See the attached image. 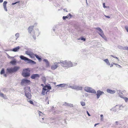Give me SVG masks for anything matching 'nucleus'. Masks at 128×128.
<instances>
[{"label":"nucleus","mask_w":128,"mask_h":128,"mask_svg":"<svg viewBox=\"0 0 128 128\" xmlns=\"http://www.w3.org/2000/svg\"><path fill=\"white\" fill-rule=\"evenodd\" d=\"M20 68V67L19 66H14V67L8 68L6 70L8 73H12L16 72L19 70Z\"/></svg>","instance_id":"f257e3e1"},{"label":"nucleus","mask_w":128,"mask_h":128,"mask_svg":"<svg viewBox=\"0 0 128 128\" xmlns=\"http://www.w3.org/2000/svg\"><path fill=\"white\" fill-rule=\"evenodd\" d=\"M20 58L22 60H24L25 62L28 63L33 64H36V62L34 61L23 56H20Z\"/></svg>","instance_id":"f03ea898"},{"label":"nucleus","mask_w":128,"mask_h":128,"mask_svg":"<svg viewBox=\"0 0 128 128\" xmlns=\"http://www.w3.org/2000/svg\"><path fill=\"white\" fill-rule=\"evenodd\" d=\"M34 27V26H30L28 29V32L31 34V35L35 39L36 37L35 36V32L34 31L32 32L33 28Z\"/></svg>","instance_id":"7ed1b4c3"},{"label":"nucleus","mask_w":128,"mask_h":128,"mask_svg":"<svg viewBox=\"0 0 128 128\" xmlns=\"http://www.w3.org/2000/svg\"><path fill=\"white\" fill-rule=\"evenodd\" d=\"M29 71L28 68L24 69L23 70L22 73V76L24 77L30 76V74L29 72Z\"/></svg>","instance_id":"20e7f679"},{"label":"nucleus","mask_w":128,"mask_h":128,"mask_svg":"<svg viewBox=\"0 0 128 128\" xmlns=\"http://www.w3.org/2000/svg\"><path fill=\"white\" fill-rule=\"evenodd\" d=\"M51 87L50 86H48L46 85L45 86L43 87L42 89V91L41 92V94L43 95H44L45 94V93L46 90H50L51 89Z\"/></svg>","instance_id":"39448f33"},{"label":"nucleus","mask_w":128,"mask_h":128,"mask_svg":"<svg viewBox=\"0 0 128 128\" xmlns=\"http://www.w3.org/2000/svg\"><path fill=\"white\" fill-rule=\"evenodd\" d=\"M84 90L86 92L90 93H96V91L95 90L88 87H86L84 88Z\"/></svg>","instance_id":"423d86ee"},{"label":"nucleus","mask_w":128,"mask_h":128,"mask_svg":"<svg viewBox=\"0 0 128 128\" xmlns=\"http://www.w3.org/2000/svg\"><path fill=\"white\" fill-rule=\"evenodd\" d=\"M96 29L99 31V34L102 38H106V36L103 34L102 31L100 28H96Z\"/></svg>","instance_id":"0eeeda50"},{"label":"nucleus","mask_w":128,"mask_h":128,"mask_svg":"<svg viewBox=\"0 0 128 128\" xmlns=\"http://www.w3.org/2000/svg\"><path fill=\"white\" fill-rule=\"evenodd\" d=\"M30 81L29 80L23 79L22 80L21 83L22 85H23L25 84H30Z\"/></svg>","instance_id":"6e6552de"},{"label":"nucleus","mask_w":128,"mask_h":128,"mask_svg":"<svg viewBox=\"0 0 128 128\" xmlns=\"http://www.w3.org/2000/svg\"><path fill=\"white\" fill-rule=\"evenodd\" d=\"M60 62H56L51 66V68L52 70H54L59 66Z\"/></svg>","instance_id":"1a4fd4ad"},{"label":"nucleus","mask_w":128,"mask_h":128,"mask_svg":"<svg viewBox=\"0 0 128 128\" xmlns=\"http://www.w3.org/2000/svg\"><path fill=\"white\" fill-rule=\"evenodd\" d=\"M70 87L72 89L78 90H82V87L77 86L73 85V86H71Z\"/></svg>","instance_id":"9d476101"},{"label":"nucleus","mask_w":128,"mask_h":128,"mask_svg":"<svg viewBox=\"0 0 128 128\" xmlns=\"http://www.w3.org/2000/svg\"><path fill=\"white\" fill-rule=\"evenodd\" d=\"M40 76V75L38 74H34L32 75L30 77L32 79H35L38 78Z\"/></svg>","instance_id":"9b49d317"},{"label":"nucleus","mask_w":128,"mask_h":128,"mask_svg":"<svg viewBox=\"0 0 128 128\" xmlns=\"http://www.w3.org/2000/svg\"><path fill=\"white\" fill-rule=\"evenodd\" d=\"M104 94V93L103 92L101 91L100 90H98L96 94L97 98H98L100 96Z\"/></svg>","instance_id":"f8f14e48"},{"label":"nucleus","mask_w":128,"mask_h":128,"mask_svg":"<svg viewBox=\"0 0 128 128\" xmlns=\"http://www.w3.org/2000/svg\"><path fill=\"white\" fill-rule=\"evenodd\" d=\"M25 93L30 92V88L29 86H26L24 88Z\"/></svg>","instance_id":"ddd939ff"},{"label":"nucleus","mask_w":128,"mask_h":128,"mask_svg":"<svg viewBox=\"0 0 128 128\" xmlns=\"http://www.w3.org/2000/svg\"><path fill=\"white\" fill-rule=\"evenodd\" d=\"M25 96L28 99H30L32 97V95L30 92L25 93Z\"/></svg>","instance_id":"4468645a"},{"label":"nucleus","mask_w":128,"mask_h":128,"mask_svg":"<svg viewBox=\"0 0 128 128\" xmlns=\"http://www.w3.org/2000/svg\"><path fill=\"white\" fill-rule=\"evenodd\" d=\"M60 65L63 67H67L66 61H64L60 63Z\"/></svg>","instance_id":"2eb2a0df"},{"label":"nucleus","mask_w":128,"mask_h":128,"mask_svg":"<svg viewBox=\"0 0 128 128\" xmlns=\"http://www.w3.org/2000/svg\"><path fill=\"white\" fill-rule=\"evenodd\" d=\"M107 92L109 93L113 94L115 93L116 91L115 90H112L110 89H108L107 90Z\"/></svg>","instance_id":"dca6fc26"},{"label":"nucleus","mask_w":128,"mask_h":128,"mask_svg":"<svg viewBox=\"0 0 128 128\" xmlns=\"http://www.w3.org/2000/svg\"><path fill=\"white\" fill-rule=\"evenodd\" d=\"M72 17V15L70 14H68L66 16H64L63 17V19L64 20H65L66 18H71Z\"/></svg>","instance_id":"f3484780"},{"label":"nucleus","mask_w":128,"mask_h":128,"mask_svg":"<svg viewBox=\"0 0 128 128\" xmlns=\"http://www.w3.org/2000/svg\"><path fill=\"white\" fill-rule=\"evenodd\" d=\"M67 67H72V64L70 62H67L66 61Z\"/></svg>","instance_id":"a211bd4d"},{"label":"nucleus","mask_w":128,"mask_h":128,"mask_svg":"<svg viewBox=\"0 0 128 128\" xmlns=\"http://www.w3.org/2000/svg\"><path fill=\"white\" fill-rule=\"evenodd\" d=\"M7 2L6 1H4L3 2V6L4 10L6 11H7V9L6 7V4Z\"/></svg>","instance_id":"6ab92c4d"},{"label":"nucleus","mask_w":128,"mask_h":128,"mask_svg":"<svg viewBox=\"0 0 128 128\" xmlns=\"http://www.w3.org/2000/svg\"><path fill=\"white\" fill-rule=\"evenodd\" d=\"M10 63L13 65H15L16 64V59H14L13 60L10 62Z\"/></svg>","instance_id":"aec40b11"},{"label":"nucleus","mask_w":128,"mask_h":128,"mask_svg":"<svg viewBox=\"0 0 128 128\" xmlns=\"http://www.w3.org/2000/svg\"><path fill=\"white\" fill-rule=\"evenodd\" d=\"M27 54L32 58H34L35 57V54L32 53H29Z\"/></svg>","instance_id":"412c9836"},{"label":"nucleus","mask_w":128,"mask_h":128,"mask_svg":"<svg viewBox=\"0 0 128 128\" xmlns=\"http://www.w3.org/2000/svg\"><path fill=\"white\" fill-rule=\"evenodd\" d=\"M20 48V47L19 46H18L14 48H13L12 50L13 51L16 52L18 51Z\"/></svg>","instance_id":"4be33fe9"},{"label":"nucleus","mask_w":128,"mask_h":128,"mask_svg":"<svg viewBox=\"0 0 128 128\" xmlns=\"http://www.w3.org/2000/svg\"><path fill=\"white\" fill-rule=\"evenodd\" d=\"M65 106H72V104H69L68 103H67L66 102L64 104Z\"/></svg>","instance_id":"5701e85b"},{"label":"nucleus","mask_w":128,"mask_h":128,"mask_svg":"<svg viewBox=\"0 0 128 128\" xmlns=\"http://www.w3.org/2000/svg\"><path fill=\"white\" fill-rule=\"evenodd\" d=\"M44 61L46 62V66L48 67L49 66V63L48 60L46 59H44Z\"/></svg>","instance_id":"b1692460"},{"label":"nucleus","mask_w":128,"mask_h":128,"mask_svg":"<svg viewBox=\"0 0 128 128\" xmlns=\"http://www.w3.org/2000/svg\"><path fill=\"white\" fill-rule=\"evenodd\" d=\"M104 61L106 62V64L109 65H110V63L109 62L108 59H106L104 60Z\"/></svg>","instance_id":"393cba45"},{"label":"nucleus","mask_w":128,"mask_h":128,"mask_svg":"<svg viewBox=\"0 0 128 128\" xmlns=\"http://www.w3.org/2000/svg\"><path fill=\"white\" fill-rule=\"evenodd\" d=\"M119 96L121 98H123L124 96L123 94L121 92H119L118 93Z\"/></svg>","instance_id":"a878e982"},{"label":"nucleus","mask_w":128,"mask_h":128,"mask_svg":"<svg viewBox=\"0 0 128 128\" xmlns=\"http://www.w3.org/2000/svg\"><path fill=\"white\" fill-rule=\"evenodd\" d=\"M15 36L16 37V40H17V39L19 37V33H17L15 34Z\"/></svg>","instance_id":"bb28decb"},{"label":"nucleus","mask_w":128,"mask_h":128,"mask_svg":"<svg viewBox=\"0 0 128 128\" xmlns=\"http://www.w3.org/2000/svg\"><path fill=\"white\" fill-rule=\"evenodd\" d=\"M35 56H36V58L38 59V60H41V58L39 57L38 56L37 54H35Z\"/></svg>","instance_id":"cd10ccee"},{"label":"nucleus","mask_w":128,"mask_h":128,"mask_svg":"<svg viewBox=\"0 0 128 128\" xmlns=\"http://www.w3.org/2000/svg\"><path fill=\"white\" fill-rule=\"evenodd\" d=\"M30 99H27V101H28L29 102L30 104H34V102H33V101L32 100H29Z\"/></svg>","instance_id":"c85d7f7f"},{"label":"nucleus","mask_w":128,"mask_h":128,"mask_svg":"<svg viewBox=\"0 0 128 128\" xmlns=\"http://www.w3.org/2000/svg\"><path fill=\"white\" fill-rule=\"evenodd\" d=\"M58 86H60L61 87H64L65 86V84H60L57 85Z\"/></svg>","instance_id":"c756f323"},{"label":"nucleus","mask_w":128,"mask_h":128,"mask_svg":"<svg viewBox=\"0 0 128 128\" xmlns=\"http://www.w3.org/2000/svg\"><path fill=\"white\" fill-rule=\"evenodd\" d=\"M4 73V68H2L0 72V74H2Z\"/></svg>","instance_id":"7c9ffc66"},{"label":"nucleus","mask_w":128,"mask_h":128,"mask_svg":"<svg viewBox=\"0 0 128 128\" xmlns=\"http://www.w3.org/2000/svg\"><path fill=\"white\" fill-rule=\"evenodd\" d=\"M80 104H81V105L82 106H84L85 105V103L84 102H80Z\"/></svg>","instance_id":"2f4dec72"},{"label":"nucleus","mask_w":128,"mask_h":128,"mask_svg":"<svg viewBox=\"0 0 128 128\" xmlns=\"http://www.w3.org/2000/svg\"><path fill=\"white\" fill-rule=\"evenodd\" d=\"M120 106L118 105H116L114 108L116 109V108L117 107H118V109L119 108H120Z\"/></svg>","instance_id":"473e14b6"},{"label":"nucleus","mask_w":128,"mask_h":128,"mask_svg":"<svg viewBox=\"0 0 128 128\" xmlns=\"http://www.w3.org/2000/svg\"><path fill=\"white\" fill-rule=\"evenodd\" d=\"M110 56H112V57H113V58H115L116 59H117L118 60V61H119V59H118V58H117V57H115V56H114L113 55H111Z\"/></svg>","instance_id":"72a5a7b5"},{"label":"nucleus","mask_w":128,"mask_h":128,"mask_svg":"<svg viewBox=\"0 0 128 128\" xmlns=\"http://www.w3.org/2000/svg\"><path fill=\"white\" fill-rule=\"evenodd\" d=\"M81 39L82 40H83L84 41H85L86 40V39L85 38H81L80 39Z\"/></svg>","instance_id":"f704fd0d"},{"label":"nucleus","mask_w":128,"mask_h":128,"mask_svg":"<svg viewBox=\"0 0 128 128\" xmlns=\"http://www.w3.org/2000/svg\"><path fill=\"white\" fill-rule=\"evenodd\" d=\"M100 116L101 117V119L102 120L103 119V115L102 114H101L100 115Z\"/></svg>","instance_id":"c9c22d12"},{"label":"nucleus","mask_w":128,"mask_h":128,"mask_svg":"<svg viewBox=\"0 0 128 128\" xmlns=\"http://www.w3.org/2000/svg\"><path fill=\"white\" fill-rule=\"evenodd\" d=\"M126 30L127 32H128V26H126L125 27Z\"/></svg>","instance_id":"e433bc0d"},{"label":"nucleus","mask_w":128,"mask_h":128,"mask_svg":"<svg viewBox=\"0 0 128 128\" xmlns=\"http://www.w3.org/2000/svg\"><path fill=\"white\" fill-rule=\"evenodd\" d=\"M124 100H125L126 102L128 100V98H124Z\"/></svg>","instance_id":"4c0bfd02"},{"label":"nucleus","mask_w":128,"mask_h":128,"mask_svg":"<svg viewBox=\"0 0 128 128\" xmlns=\"http://www.w3.org/2000/svg\"><path fill=\"white\" fill-rule=\"evenodd\" d=\"M18 2H16L14 3H12V5H14V4H16V3H17Z\"/></svg>","instance_id":"58836bf2"},{"label":"nucleus","mask_w":128,"mask_h":128,"mask_svg":"<svg viewBox=\"0 0 128 128\" xmlns=\"http://www.w3.org/2000/svg\"><path fill=\"white\" fill-rule=\"evenodd\" d=\"M103 6L104 8H105L106 7V6H105V4L104 3L103 4Z\"/></svg>","instance_id":"ea45409f"},{"label":"nucleus","mask_w":128,"mask_h":128,"mask_svg":"<svg viewBox=\"0 0 128 128\" xmlns=\"http://www.w3.org/2000/svg\"><path fill=\"white\" fill-rule=\"evenodd\" d=\"M106 16V17H107V18H110V17L109 16Z\"/></svg>","instance_id":"a19ab883"},{"label":"nucleus","mask_w":128,"mask_h":128,"mask_svg":"<svg viewBox=\"0 0 128 128\" xmlns=\"http://www.w3.org/2000/svg\"><path fill=\"white\" fill-rule=\"evenodd\" d=\"M41 86H43V87H44V86H44V84H41Z\"/></svg>","instance_id":"79ce46f5"},{"label":"nucleus","mask_w":128,"mask_h":128,"mask_svg":"<svg viewBox=\"0 0 128 128\" xmlns=\"http://www.w3.org/2000/svg\"><path fill=\"white\" fill-rule=\"evenodd\" d=\"M3 2V0H0V2Z\"/></svg>","instance_id":"37998d69"},{"label":"nucleus","mask_w":128,"mask_h":128,"mask_svg":"<svg viewBox=\"0 0 128 128\" xmlns=\"http://www.w3.org/2000/svg\"><path fill=\"white\" fill-rule=\"evenodd\" d=\"M4 76L5 77H6V74H4Z\"/></svg>","instance_id":"c03bdc74"},{"label":"nucleus","mask_w":128,"mask_h":128,"mask_svg":"<svg viewBox=\"0 0 128 128\" xmlns=\"http://www.w3.org/2000/svg\"><path fill=\"white\" fill-rule=\"evenodd\" d=\"M98 124H95L94 125V126H96Z\"/></svg>","instance_id":"a18cd8bd"},{"label":"nucleus","mask_w":128,"mask_h":128,"mask_svg":"<svg viewBox=\"0 0 128 128\" xmlns=\"http://www.w3.org/2000/svg\"><path fill=\"white\" fill-rule=\"evenodd\" d=\"M87 113L89 116H90V114H89V112H87Z\"/></svg>","instance_id":"49530a36"},{"label":"nucleus","mask_w":128,"mask_h":128,"mask_svg":"<svg viewBox=\"0 0 128 128\" xmlns=\"http://www.w3.org/2000/svg\"><path fill=\"white\" fill-rule=\"evenodd\" d=\"M37 24V23H35V24H34V25H35V26H36V25Z\"/></svg>","instance_id":"de8ad7c7"},{"label":"nucleus","mask_w":128,"mask_h":128,"mask_svg":"<svg viewBox=\"0 0 128 128\" xmlns=\"http://www.w3.org/2000/svg\"><path fill=\"white\" fill-rule=\"evenodd\" d=\"M112 66H113V65H111L110 66V67H112Z\"/></svg>","instance_id":"09e8293b"},{"label":"nucleus","mask_w":128,"mask_h":128,"mask_svg":"<svg viewBox=\"0 0 128 128\" xmlns=\"http://www.w3.org/2000/svg\"><path fill=\"white\" fill-rule=\"evenodd\" d=\"M127 49V50H128V47H127V49Z\"/></svg>","instance_id":"8fccbe9b"},{"label":"nucleus","mask_w":128,"mask_h":128,"mask_svg":"<svg viewBox=\"0 0 128 128\" xmlns=\"http://www.w3.org/2000/svg\"><path fill=\"white\" fill-rule=\"evenodd\" d=\"M115 64V65H116V64Z\"/></svg>","instance_id":"3c124183"},{"label":"nucleus","mask_w":128,"mask_h":128,"mask_svg":"<svg viewBox=\"0 0 128 128\" xmlns=\"http://www.w3.org/2000/svg\"><path fill=\"white\" fill-rule=\"evenodd\" d=\"M88 112V111H87V112Z\"/></svg>","instance_id":"603ef678"},{"label":"nucleus","mask_w":128,"mask_h":128,"mask_svg":"<svg viewBox=\"0 0 128 128\" xmlns=\"http://www.w3.org/2000/svg\"><path fill=\"white\" fill-rule=\"evenodd\" d=\"M40 113H42V112H40Z\"/></svg>","instance_id":"864d4df0"}]
</instances>
